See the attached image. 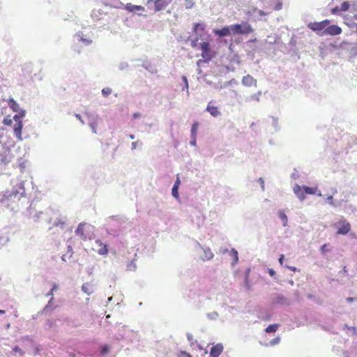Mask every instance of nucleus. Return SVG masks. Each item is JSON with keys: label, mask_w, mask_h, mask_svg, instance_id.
<instances>
[{"label": "nucleus", "mask_w": 357, "mask_h": 357, "mask_svg": "<svg viewBox=\"0 0 357 357\" xmlns=\"http://www.w3.org/2000/svg\"><path fill=\"white\" fill-rule=\"evenodd\" d=\"M25 188L24 183L20 182L10 190H7L2 195H0V203L5 206L9 207L13 204L19 202L22 197H25Z\"/></svg>", "instance_id": "1"}, {"label": "nucleus", "mask_w": 357, "mask_h": 357, "mask_svg": "<svg viewBox=\"0 0 357 357\" xmlns=\"http://www.w3.org/2000/svg\"><path fill=\"white\" fill-rule=\"evenodd\" d=\"M199 49L202 51L201 56L205 63L211 61L215 57L216 54L213 50L211 44L208 41L201 42L199 44Z\"/></svg>", "instance_id": "2"}, {"label": "nucleus", "mask_w": 357, "mask_h": 357, "mask_svg": "<svg viewBox=\"0 0 357 357\" xmlns=\"http://www.w3.org/2000/svg\"><path fill=\"white\" fill-rule=\"evenodd\" d=\"M233 35H248L254 31L252 26L247 22L232 24Z\"/></svg>", "instance_id": "3"}, {"label": "nucleus", "mask_w": 357, "mask_h": 357, "mask_svg": "<svg viewBox=\"0 0 357 357\" xmlns=\"http://www.w3.org/2000/svg\"><path fill=\"white\" fill-rule=\"evenodd\" d=\"M328 23V20H324L321 22H309L307 24L308 29L315 32L320 36H325V29Z\"/></svg>", "instance_id": "4"}, {"label": "nucleus", "mask_w": 357, "mask_h": 357, "mask_svg": "<svg viewBox=\"0 0 357 357\" xmlns=\"http://www.w3.org/2000/svg\"><path fill=\"white\" fill-rule=\"evenodd\" d=\"M291 304V300L282 294H277L271 301V305L275 306H289Z\"/></svg>", "instance_id": "5"}, {"label": "nucleus", "mask_w": 357, "mask_h": 357, "mask_svg": "<svg viewBox=\"0 0 357 357\" xmlns=\"http://www.w3.org/2000/svg\"><path fill=\"white\" fill-rule=\"evenodd\" d=\"M109 222H108L112 227L116 229H120V231L123 228V224L128 221V218L123 215H112L109 218Z\"/></svg>", "instance_id": "6"}, {"label": "nucleus", "mask_w": 357, "mask_h": 357, "mask_svg": "<svg viewBox=\"0 0 357 357\" xmlns=\"http://www.w3.org/2000/svg\"><path fill=\"white\" fill-rule=\"evenodd\" d=\"M232 24L230 26H224L222 28H215L213 29V33L218 38H224L233 35V30L231 29Z\"/></svg>", "instance_id": "7"}, {"label": "nucleus", "mask_w": 357, "mask_h": 357, "mask_svg": "<svg viewBox=\"0 0 357 357\" xmlns=\"http://www.w3.org/2000/svg\"><path fill=\"white\" fill-rule=\"evenodd\" d=\"M342 30L340 26L337 24H331V21L328 20V23L325 29V36H337L341 34Z\"/></svg>", "instance_id": "8"}, {"label": "nucleus", "mask_w": 357, "mask_h": 357, "mask_svg": "<svg viewBox=\"0 0 357 357\" xmlns=\"http://www.w3.org/2000/svg\"><path fill=\"white\" fill-rule=\"evenodd\" d=\"M257 42V38L250 39L246 43V46L248 48L245 50L248 56L252 59H254L255 56V52L257 51V46L255 43Z\"/></svg>", "instance_id": "9"}, {"label": "nucleus", "mask_w": 357, "mask_h": 357, "mask_svg": "<svg viewBox=\"0 0 357 357\" xmlns=\"http://www.w3.org/2000/svg\"><path fill=\"white\" fill-rule=\"evenodd\" d=\"M12 155L8 150L3 149L0 151V167H5L11 160Z\"/></svg>", "instance_id": "10"}, {"label": "nucleus", "mask_w": 357, "mask_h": 357, "mask_svg": "<svg viewBox=\"0 0 357 357\" xmlns=\"http://www.w3.org/2000/svg\"><path fill=\"white\" fill-rule=\"evenodd\" d=\"M351 230V225L346 220L340 222V225L337 227V234L347 235Z\"/></svg>", "instance_id": "11"}, {"label": "nucleus", "mask_w": 357, "mask_h": 357, "mask_svg": "<svg viewBox=\"0 0 357 357\" xmlns=\"http://www.w3.org/2000/svg\"><path fill=\"white\" fill-rule=\"evenodd\" d=\"M293 190L300 201L303 202L305 199L307 195L304 192V185H300L296 183L294 186Z\"/></svg>", "instance_id": "12"}, {"label": "nucleus", "mask_w": 357, "mask_h": 357, "mask_svg": "<svg viewBox=\"0 0 357 357\" xmlns=\"http://www.w3.org/2000/svg\"><path fill=\"white\" fill-rule=\"evenodd\" d=\"M23 128V123L22 121H18L15 122V123L13 126V132L17 137V139L20 141H22L23 139L22 137V131Z\"/></svg>", "instance_id": "13"}, {"label": "nucleus", "mask_w": 357, "mask_h": 357, "mask_svg": "<svg viewBox=\"0 0 357 357\" xmlns=\"http://www.w3.org/2000/svg\"><path fill=\"white\" fill-rule=\"evenodd\" d=\"M223 349V345L221 343H218L215 345H213L210 350V356L219 357L221 353L222 352Z\"/></svg>", "instance_id": "14"}, {"label": "nucleus", "mask_w": 357, "mask_h": 357, "mask_svg": "<svg viewBox=\"0 0 357 357\" xmlns=\"http://www.w3.org/2000/svg\"><path fill=\"white\" fill-rule=\"evenodd\" d=\"M257 81L250 75H247L243 77L242 84L245 86H257Z\"/></svg>", "instance_id": "15"}, {"label": "nucleus", "mask_w": 357, "mask_h": 357, "mask_svg": "<svg viewBox=\"0 0 357 357\" xmlns=\"http://www.w3.org/2000/svg\"><path fill=\"white\" fill-rule=\"evenodd\" d=\"M172 0H160L153 5V10L159 12L164 10L172 2Z\"/></svg>", "instance_id": "16"}, {"label": "nucleus", "mask_w": 357, "mask_h": 357, "mask_svg": "<svg viewBox=\"0 0 357 357\" xmlns=\"http://www.w3.org/2000/svg\"><path fill=\"white\" fill-rule=\"evenodd\" d=\"M206 26L203 22H195L192 24V32L194 33H202L205 31Z\"/></svg>", "instance_id": "17"}, {"label": "nucleus", "mask_w": 357, "mask_h": 357, "mask_svg": "<svg viewBox=\"0 0 357 357\" xmlns=\"http://www.w3.org/2000/svg\"><path fill=\"white\" fill-rule=\"evenodd\" d=\"M54 297L50 298L47 304L44 307L40 313L47 314L56 308V305L54 303Z\"/></svg>", "instance_id": "18"}, {"label": "nucleus", "mask_w": 357, "mask_h": 357, "mask_svg": "<svg viewBox=\"0 0 357 357\" xmlns=\"http://www.w3.org/2000/svg\"><path fill=\"white\" fill-rule=\"evenodd\" d=\"M140 66L152 74L157 72L155 67L149 60L144 61Z\"/></svg>", "instance_id": "19"}, {"label": "nucleus", "mask_w": 357, "mask_h": 357, "mask_svg": "<svg viewBox=\"0 0 357 357\" xmlns=\"http://www.w3.org/2000/svg\"><path fill=\"white\" fill-rule=\"evenodd\" d=\"M75 37L77 39L78 41L83 43V44L86 46L90 45L93 43L91 39L84 38V33L82 31L76 33Z\"/></svg>", "instance_id": "20"}, {"label": "nucleus", "mask_w": 357, "mask_h": 357, "mask_svg": "<svg viewBox=\"0 0 357 357\" xmlns=\"http://www.w3.org/2000/svg\"><path fill=\"white\" fill-rule=\"evenodd\" d=\"M126 10L132 13H137L139 11H144V7L142 6H137V5H132L131 3H127L126 5Z\"/></svg>", "instance_id": "21"}, {"label": "nucleus", "mask_w": 357, "mask_h": 357, "mask_svg": "<svg viewBox=\"0 0 357 357\" xmlns=\"http://www.w3.org/2000/svg\"><path fill=\"white\" fill-rule=\"evenodd\" d=\"M86 223L84 222H80L75 231V234L79 236L83 240L86 239V236L84 234V227Z\"/></svg>", "instance_id": "22"}, {"label": "nucleus", "mask_w": 357, "mask_h": 357, "mask_svg": "<svg viewBox=\"0 0 357 357\" xmlns=\"http://www.w3.org/2000/svg\"><path fill=\"white\" fill-rule=\"evenodd\" d=\"M105 229L108 234L112 235L114 237H118L120 235V229L114 228L109 224H107V227Z\"/></svg>", "instance_id": "23"}, {"label": "nucleus", "mask_w": 357, "mask_h": 357, "mask_svg": "<svg viewBox=\"0 0 357 357\" xmlns=\"http://www.w3.org/2000/svg\"><path fill=\"white\" fill-rule=\"evenodd\" d=\"M48 223L52 224L53 227H59L61 229H63V227L66 225V222L59 218H56L55 220L50 218Z\"/></svg>", "instance_id": "24"}, {"label": "nucleus", "mask_w": 357, "mask_h": 357, "mask_svg": "<svg viewBox=\"0 0 357 357\" xmlns=\"http://www.w3.org/2000/svg\"><path fill=\"white\" fill-rule=\"evenodd\" d=\"M272 118V124H271V129L270 130L271 134H274L277 132H278L280 130V127L279 126L278 123V119L276 117L271 116Z\"/></svg>", "instance_id": "25"}, {"label": "nucleus", "mask_w": 357, "mask_h": 357, "mask_svg": "<svg viewBox=\"0 0 357 357\" xmlns=\"http://www.w3.org/2000/svg\"><path fill=\"white\" fill-rule=\"evenodd\" d=\"M17 114H15L13 118V120H15V122L18 121H22V119L26 115V110L24 109H20L17 112H15Z\"/></svg>", "instance_id": "26"}, {"label": "nucleus", "mask_w": 357, "mask_h": 357, "mask_svg": "<svg viewBox=\"0 0 357 357\" xmlns=\"http://www.w3.org/2000/svg\"><path fill=\"white\" fill-rule=\"evenodd\" d=\"M8 104L9 107L15 112H17L21 108L19 106V104L13 98H10L8 100Z\"/></svg>", "instance_id": "27"}, {"label": "nucleus", "mask_w": 357, "mask_h": 357, "mask_svg": "<svg viewBox=\"0 0 357 357\" xmlns=\"http://www.w3.org/2000/svg\"><path fill=\"white\" fill-rule=\"evenodd\" d=\"M195 37L193 39H190V45L192 47L195 48L197 45H199L198 41L199 40H203V34L202 33H195Z\"/></svg>", "instance_id": "28"}, {"label": "nucleus", "mask_w": 357, "mask_h": 357, "mask_svg": "<svg viewBox=\"0 0 357 357\" xmlns=\"http://www.w3.org/2000/svg\"><path fill=\"white\" fill-rule=\"evenodd\" d=\"M206 111L208 112L213 117H216L220 114L217 107L211 106L209 105L207 106Z\"/></svg>", "instance_id": "29"}, {"label": "nucleus", "mask_w": 357, "mask_h": 357, "mask_svg": "<svg viewBox=\"0 0 357 357\" xmlns=\"http://www.w3.org/2000/svg\"><path fill=\"white\" fill-rule=\"evenodd\" d=\"M278 217L281 219L283 227H287L288 225V218L283 210H279L278 212Z\"/></svg>", "instance_id": "30"}, {"label": "nucleus", "mask_w": 357, "mask_h": 357, "mask_svg": "<svg viewBox=\"0 0 357 357\" xmlns=\"http://www.w3.org/2000/svg\"><path fill=\"white\" fill-rule=\"evenodd\" d=\"M204 255L201 256L203 260L207 259L209 260L213 257V254L211 252L209 248H206L203 249Z\"/></svg>", "instance_id": "31"}, {"label": "nucleus", "mask_w": 357, "mask_h": 357, "mask_svg": "<svg viewBox=\"0 0 357 357\" xmlns=\"http://www.w3.org/2000/svg\"><path fill=\"white\" fill-rule=\"evenodd\" d=\"M230 255L232 258L231 265L234 266L238 262V252L235 248H231Z\"/></svg>", "instance_id": "32"}, {"label": "nucleus", "mask_w": 357, "mask_h": 357, "mask_svg": "<svg viewBox=\"0 0 357 357\" xmlns=\"http://www.w3.org/2000/svg\"><path fill=\"white\" fill-rule=\"evenodd\" d=\"M343 45H349L350 47L348 48L350 53L356 56H357V44H351V43H343L342 46Z\"/></svg>", "instance_id": "33"}, {"label": "nucleus", "mask_w": 357, "mask_h": 357, "mask_svg": "<svg viewBox=\"0 0 357 357\" xmlns=\"http://www.w3.org/2000/svg\"><path fill=\"white\" fill-rule=\"evenodd\" d=\"M272 316H273L272 313H268V312L261 311L259 312V314L258 315V318L261 320L268 321L271 320Z\"/></svg>", "instance_id": "34"}, {"label": "nucleus", "mask_w": 357, "mask_h": 357, "mask_svg": "<svg viewBox=\"0 0 357 357\" xmlns=\"http://www.w3.org/2000/svg\"><path fill=\"white\" fill-rule=\"evenodd\" d=\"M82 290L89 296L93 292V287L89 283H84L82 286Z\"/></svg>", "instance_id": "35"}, {"label": "nucleus", "mask_w": 357, "mask_h": 357, "mask_svg": "<svg viewBox=\"0 0 357 357\" xmlns=\"http://www.w3.org/2000/svg\"><path fill=\"white\" fill-rule=\"evenodd\" d=\"M279 326H280V324H270L265 328V332L267 333H275V332H276V331H278Z\"/></svg>", "instance_id": "36"}, {"label": "nucleus", "mask_w": 357, "mask_h": 357, "mask_svg": "<svg viewBox=\"0 0 357 357\" xmlns=\"http://www.w3.org/2000/svg\"><path fill=\"white\" fill-rule=\"evenodd\" d=\"M317 187H310L304 185V192L306 195H315L317 194Z\"/></svg>", "instance_id": "37"}, {"label": "nucleus", "mask_w": 357, "mask_h": 357, "mask_svg": "<svg viewBox=\"0 0 357 357\" xmlns=\"http://www.w3.org/2000/svg\"><path fill=\"white\" fill-rule=\"evenodd\" d=\"M199 128V123L197 121H195L190 129V137H197V133Z\"/></svg>", "instance_id": "38"}, {"label": "nucleus", "mask_w": 357, "mask_h": 357, "mask_svg": "<svg viewBox=\"0 0 357 357\" xmlns=\"http://www.w3.org/2000/svg\"><path fill=\"white\" fill-rule=\"evenodd\" d=\"M118 68L120 71H128L130 70V66L126 61H121L118 65Z\"/></svg>", "instance_id": "39"}, {"label": "nucleus", "mask_w": 357, "mask_h": 357, "mask_svg": "<svg viewBox=\"0 0 357 357\" xmlns=\"http://www.w3.org/2000/svg\"><path fill=\"white\" fill-rule=\"evenodd\" d=\"M186 336H187V339L190 342V344L192 345L194 344V343H196L197 344V347L199 349H202V347L201 346V344H198L197 343V340H193V335L190 333H187L186 334Z\"/></svg>", "instance_id": "40"}, {"label": "nucleus", "mask_w": 357, "mask_h": 357, "mask_svg": "<svg viewBox=\"0 0 357 357\" xmlns=\"http://www.w3.org/2000/svg\"><path fill=\"white\" fill-rule=\"evenodd\" d=\"M350 3L349 1H344L340 5V10L342 12H346L349 10Z\"/></svg>", "instance_id": "41"}, {"label": "nucleus", "mask_w": 357, "mask_h": 357, "mask_svg": "<svg viewBox=\"0 0 357 357\" xmlns=\"http://www.w3.org/2000/svg\"><path fill=\"white\" fill-rule=\"evenodd\" d=\"M178 190L179 188L176 186L173 185L172 188V196L176 199H178L180 197Z\"/></svg>", "instance_id": "42"}, {"label": "nucleus", "mask_w": 357, "mask_h": 357, "mask_svg": "<svg viewBox=\"0 0 357 357\" xmlns=\"http://www.w3.org/2000/svg\"><path fill=\"white\" fill-rule=\"evenodd\" d=\"M281 338L280 336H277L276 337L272 339L266 346L273 347L275 345L278 344L280 342Z\"/></svg>", "instance_id": "43"}, {"label": "nucleus", "mask_w": 357, "mask_h": 357, "mask_svg": "<svg viewBox=\"0 0 357 357\" xmlns=\"http://www.w3.org/2000/svg\"><path fill=\"white\" fill-rule=\"evenodd\" d=\"M181 79L183 83V87L182 90L183 91L186 90L187 92L188 93L189 84H188V80L187 77L185 75H182Z\"/></svg>", "instance_id": "44"}, {"label": "nucleus", "mask_w": 357, "mask_h": 357, "mask_svg": "<svg viewBox=\"0 0 357 357\" xmlns=\"http://www.w3.org/2000/svg\"><path fill=\"white\" fill-rule=\"evenodd\" d=\"M289 53L291 54V56H297L298 59L300 58L299 50L296 47H290Z\"/></svg>", "instance_id": "45"}, {"label": "nucleus", "mask_w": 357, "mask_h": 357, "mask_svg": "<svg viewBox=\"0 0 357 357\" xmlns=\"http://www.w3.org/2000/svg\"><path fill=\"white\" fill-rule=\"evenodd\" d=\"M59 288V286L56 283H53L52 288L46 294V296L53 297L54 291H56Z\"/></svg>", "instance_id": "46"}, {"label": "nucleus", "mask_w": 357, "mask_h": 357, "mask_svg": "<svg viewBox=\"0 0 357 357\" xmlns=\"http://www.w3.org/2000/svg\"><path fill=\"white\" fill-rule=\"evenodd\" d=\"M184 1V3H183V6L186 8V9H190L192 8L194 5H195V2L193 0H183Z\"/></svg>", "instance_id": "47"}, {"label": "nucleus", "mask_w": 357, "mask_h": 357, "mask_svg": "<svg viewBox=\"0 0 357 357\" xmlns=\"http://www.w3.org/2000/svg\"><path fill=\"white\" fill-rule=\"evenodd\" d=\"M330 247V244L329 243H324L323 245H321L320 247V252L322 255H324L326 254L327 252L329 251V248Z\"/></svg>", "instance_id": "48"}, {"label": "nucleus", "mask_w": 357, "mask_h": 357, "mask_svg": "<svg viewBox=\"0 0 357 357\" xmlns=\"http://www.w3.org/2000/svg\"><path fill=\"white\" fill-rule=\"evenodd\" d=\"M12 352L19 354L20 356H23L25 354V351L20 349L18 345H15L13 347Z\"/></svg>", "instance_id": "49"}, {"label": "nucleus", "mask_w": 357, "mask_h": 357, "mask_svg": "<svg viewBox=\"0 0 357 357\" xmlns=\"http://www.w3.org/2000/svg\"><path fill=\"white\" fill-rule=\"evenodd\" d=\"M112 92V90L109 87H105L102 89L101 93L104 97H107L109 96Z\"/></svg>", "instance_id": "50"}, {"label": "nucleus", "mask_w": 357, "mask_h": 357, "mask_svg": "<svg viewBox=\"0 0 357 357\" xmlns=\"http://www.w3.org/2000/svg\"><path fill=\"white\" fill-rule=\"evenodd\" d=\"M206 316L209 319L215 320L218 317L219 314L216 311H213L212 312L207 313Z\"/></svg>", "instance_id": "51"}, {"label": "nucleus", "mask_w": 357, "mask_h": 357, "mask_svg": "<svg viewBox=\"0 0 357 357\" xmlns=\"http://www.w3.org/2000/svg\"><path fill=\"white\" fill-rule=\"evenodd\" d=\"M267 273L269 274V275L272 278H273V279L275 280H277L278 278L276 277V272L272 268H268V270H267Z\"/></svg>", "instance_id": "52"}, {"label": "nucleus", "mask_w": 357, "mask_h": 357, "mask_svg": "<svg viewBox=\"0 0 357 357\" xmlns=\"http://www.w3.org/2000/svg\"><path fill=\"white\" fill-rule=\"evenodd\" d=\"M98 253L100 255H105L108 253L107 246L104 245L101 248H100L98 251Z\"/></svg>", "instance_id": "53"}, {"label": "nucleus", "mask_w": 357, "mask_h": 357, "mask_svg": "<svg viewBox=\"0 0 357 357\" xmlns=\"http://www.w3.org/2000/svg\"><path fill=\"white\" fill-rule=\"evenodd\" d=\"M3 123L5 126H11L13 123V119H10V116H8L3 119Z\"/></svg>", "instance_id": "54"}, {"label": "nucleus", "mask_w": 357, "mask_h": 357, "mask_svg": "<svg viewBox=\"0 0 357 357\" xmlns=\"http://www.w3.org/2000/svg\"><path fill=\"white\" fill-rule=\"evenodd\" d=\"M190 36H183L182 34H180L179 36H178L177 37V40L178 41H185V43L190 41Z\"/></svg>", "instance_id": "55"}, {"label": "nucleus", "mask_w": 357, "mask_h": 357, "mask_svg": "<svg viewBox=\"0 0 357 357\" xmlns=\"http://www.w3.org/2000/svg\"><path fill=\"white\" fill-rule=\"evenodd\" d=\"M90 128H91V130L93 132L96 133V127H97V123L95 121H91L89 123Z\"/></svg>", "instance_id": "56"}, {"label": "nucleus", "mask_w": 357, "mask_h": 357, "mask_svg": "<svg viewBox=\"0 0 357 357\" xmlns=\"http://www.w3.org/2000/svg\"><path fill=\"white\" fill-rule=\"evenodd\" d=\"M348 329V330H350V331H352L354 334H356V332H357V327H355V326H348V324H345L344 326H343V329Z\"/></svg>", "instance_id": "57"}, {"label": "nucleus", "mask_w": 357, "mask_h": 357, "mask_svg": "<svg viewBox=\"0 0 357 357\" xmlns=\"http://www.w3.org/2000/svg\"><path fill=\"white\" fill-rule=\"evenodd\" d=\"M261 95V91H258L257 93H255L250 96L251 100H255L257 101H259V97Z\"/></svg>", "instance_id": "58"}, {"label": "nucleus", "mask_w": 357, "mask_h": 357, "mask_svg": "<svg viewBox=\"0 0 357 357\" xmlns=\"http://www.w3.org/2000/svg\"><path fill=\"white\" fill-rule=\"evenodd\" d=\"M255 12H256L257 13L258 17H260L268 15V13L264 12V10H258L257 8L255 9Z\"/></svg>", "instance_id": "59"}, {"label": "nucleus", "mask_w": 357, "mask_h": 357, "mask_svg": "<svg viewBox=\"0 0 357 357\" xmlns=\"http://www.w3.org/2000/svg\"><path fill=\"white\" fill-rule=\"evenodd\" d=\"M296 44H297L296 40H295L294 36L293 35L291 38V40H290V41H289V45L290 47H296Z\"/></svg>", "instance_id": "60"}, {"label": "nucleus", "mask_w": 357, "mask_h": 357, "mask_svg": "<svg viewBox=\"0 0 357 357\" xmlns=\"http://www.w3.org/2000/svg\"><path fill=\"white\" fill-rule=\"evenodd\" d=\"M327 200L328 201L329 204L334 206V207H336L337 205L335 204L334 202V200H333V195H328V197H327Z\"/></svg>", "instance_id": "61"}, {"label": "nucleus", "mask_w": 357, "mask_h": 357, "mask_svg": "<svg viewBox=\"0 0 357 357\" xmlns=\"http://www.w3.org/2000/svg\"><path fill=\"white\" fill-rule=\"evenodd\" d=\"M197 137H190L189 144L190 146H195L197 144Z\"/></svg>", "instance_id": "62"}, {"label": "nucleus", "mask_w": 357, "mask_h": 357, "mask_svg": "<svg viewBox=\"0 0 357 357\" xmlns=\"http://www.w3.org/2000/svg\"><path fill=\"white\" fill-rule=\"evenodd\" d=\"M181 180H180V178H179V174H177L176 175V179L175 180L174 183V186H176V187H180V185H181Z\"/></svg>", "instance_id": "63"}, {"label": "nucleus", "mask_w": 357, "mask_h": 357, "mask_svg": "<svg viewBox=\"0 0 357 357\" xmlns=\"http://www.w3.org/2000/svg\"><path fill=\"white\" fill-rule=\"evenodd\" d=\"M127 267H128V269L130 271H135L136 268V265L132 261L129 264H128Z\"/></svg>", "instance_id": "64"}]
</instances>
